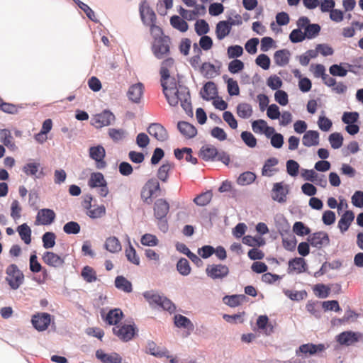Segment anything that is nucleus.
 I'll list each match as a JSON object with an SVG mask.
<instances>
[{
  "instance_id": "obj_1",
  "label": "nucleus",
  "mask_w": 363,
  "mask_h": 363,
  "mask_svg": "<svg viewBox=\"0 0 363 363\" xmlns=\"http://www.w3.org/2000/svg\"><path fill=\"white\" fill-rule=\"evenodd\" d=\"M161 85L163 88V93L170 106H175L180 102L186 112H191V96L186 86L177 85L174 78L170 81L161 83Z\"/></svg>"
},
{
  "instance_id": "obj_2",
  "label": "nucleus",
  "mask_w": 363,
  "mask_h": 363,
  "mask_svg": "<svg viewBox=\"0 0 363 363\" xmlns=\"http://www.w3.org/2000/svg\"><path fill=\"white\" fill-rule=\"evenodd\" d=\"M143 296L153 308H161L170 313L175 310L173 303L167 297L160 296L157 292L147 291L143 293Z\"/></svg>"
},
{
  "instance_id": "obj_3",
  "label": "nucleus",
  "mask_w": 363,
  "mask_h": 363,
  "mask_svg": "<svg viewBox=\"0 0 363 363\" xmlns=\"http://www.w3.org/2000/svg\"><path fill=\"white\" fill-rule=\"evenodd\" d=\"M5 273V280L11 289L16 290L23 284L24 275L16 264L9 265Z\"/></svg>"
},
{
  "instance_id": "obj_4",
  "label": "nucleus",
  "mask_w": 363,
  "mask_h": 363,
  "mask_svg": "<svg viewBox=\"0 0 363 363\" xmlns=\"http://www.w3.org/2000/svg\"><path fill=\"white\" fill-rule=\"evenodd\" d=\"M171 40L169 37H162L153 40L152 51L157 59H163L170 54Z\"/></svg>"
},
{
  "instance_id": "obj_5",
  "label": "nucleus",
  "mask_w": 363,
  "mask_h": 363,
  "mask_svg": "<svg viewBox=\"0 0 363 363\" xmlns=\"http://www.w3.org/2000/svg\"><path fill=\"white\" fill-rule=\"evenodd\" d=\"M113 333L121 340L128 342L133 338L136 333V330L133 325L123 324L113 327Z\"/></svg>"
},
{
  "instance_id": "obj_6",
  "label": "nucleus",
  "mask_w": 363,
  "mask_h": 363,
  "mask_svg": "<svg viewBox=\"0 0 363 363\" xmlns=\"http://www.w3.org/2000/svg\"><path fill=\"white\" fill-rule=\"evenodd\" d=\"M206 273L212 279H223L228 275L229 268L222 264H208Z\"/></svg>"
},
{
  "instance_id": "obj_7",
  "label": "nucleus",
  "mask_w": 363,
  "mask_h": 363,
  "mask_svg": "<svg viewBox=\"0 0 363 363\" xmlns=\"http://www.w3.org/2000/svg\"><path fill=\"white\" fill-rule=\"evenodd\" d=\"M160 190V184L157 180L150 179L143 186L141 191V198L147 203L152 202L151 198Z\"/></svg>"
},
{
  "instance_id": "obj_8",
  "label": "nucleus",
  "mask_w": 363,
  "mask_h": 363,
  "mask_svg": "<svg viewBox=\"0 0 363 363\" xmlns=\"http://www.w3.org/2000/svg\"><path fill=\"white\" fill-rule=\"evenodd\" d=\"M308 241L311 246L318 249H321L330 244L328 234L324 231H319L310 235Z\"/></svg>"
},
{
  "instance_id": "obj_9",
  "label": "nucleus",
  "mask_w": 363,
  "mask_h": 363,
  "mask_svg": "<svg viewBox=\"0 0 363 363\" xmlns=\"http://www.w3.org/2000/svg\"><path fill=\"white\" fill-rule=\"evenodd\" d=\"M31 322L37 330L44 331L50 324L51 315L47 313H39L32 316Z\"/></svg>"
},
{
  "instance_id": "obj_10",
  "label": "nucleus",
  "mask_w": 363,
  "mask_h": 363,
  "mask_svg": "<svg viewBox=\"0 0 363 363\" xmlns=\"http://www.w3.org/2000/svg\"><path fill=\"white\" fill-rule=\"evenodd\" d=\"M199 156L202 159H229L228 157L223 152L219 153L217 148L210 144L205 145L201 147Z\"/></svg>"
},
{
  "instance_id": "obj_11",
  "label": "nucleus",
  "mask_w": 363,
  "mask_h": 363,
  "mask_svg": "<svg viewBox=\"0 0 363 363\" xmlns=\"http://www.w3.org/2000/svg\"><path fill=\"white\" fill-rule=\"evenodd\" d=\"M115 119V116L109 111H104L96 114L92 118V124L97 128L109 125Z\"/></svg>"
},
{
  "instance_id": "obj_12",
  "label": "nucleus",
  "mask_w": 363,
  "mask_h": 363,
  "mask_svg": "<svg viewBox=\"0 0 363 363\" xmlns=\"http://www.w3.org/2000/svg\"><path fill=\"white\" fill-rule=\"evenodd\" d=\"M56 217L53 210L49 208L40 209L36 216L35 225H48L55 220Z\"/></svg>"
},
{
  "instance_id": "obj_13",
  "label": "nucleus",
  "mask_w": 363,
  "mask_h": 363,
  "mask_svg": "<svg viewBox=\"0 0 363 363\" xmlns=\"http://www.w3.org/2000/svg\"><path fill=\"white\" fill-rule=\"evenodd\" d=\"M289 194L287 186H284L283 182L274 183L272 191V198L274 201L283 203L286 201V196Z\"/></svg>"
},
{
  "instance_id": "obj_14",
  "label": "nucleus",
  "mask_w": 363,
  "mask_h": 363,
  "mask_svg": "<svg viewBox=\"0 0 363 363\" xmlns=\"http://www.w3.org/2000/svg\"><path fill=\"white\" fill-rule=\"evenodd\" d=\"M139 10L142 21L145 26H152L156 23V14L148 5L142 4Z\"/></svg>"
},
{
  "instance_id": "obj_15",
  "label": "nucleus",
  "mask_w": 363,
  "mask_h": 363,
  "mask_svg": "<svg viewBox=\"0 0 363 363\" xmlns=\"http://www.w3.org/2000/svg\"><path fill=\"white\" fill-rule=\"evenodd\" d=\"M308 266L305 259L302 257L291 259L288 262V274H301L307 270Z\"/></svg>"
},
{
  "instance_id": "obj_16",
  "label": "nucleus",
  "mask_w": 363,
  "mask_h": 363,
  "mask_svg": "<svg viewBox=\"0 0 363 363\" xmlns=\"http://www.w3.org/2000/svg\"><path fill=\"white\" fill-rule=\"evenodd\" d=\"M147 133L159 141H165L168 138V133L160 123H154L147 128Z\"/></svg>"
},
{
  "instance_id": "obj_17",
  "label": "nucleus",
  "mask_w": 363,
  "mask_h": 363,
  "mask_svg": "<svg viewBox=\"0 0 363 363\" xmlns=\"http://www.w3.org/2000/svg\"><path fill=\"white\" fill-rule=\"evenodd\" d=\"M361 336L362 335L359 333L345 331L339 334L336 340L342 345L350 346L358 342Z\"/></svg>"
},
{
  "instance_id": "obj_18",
  "label": "nucleus",
  "mask_w": 363,
  "mask_h": 363,
  "mask_svg": "<svg viewBox=\"0 0 363 363\" xmlns=\"http://www.w3.org/2000/svg\"><path fill=\"white\" fill-rule=\"evenodd\" d=\"M144 85L138 82L131 85L127 92V96L133 103H139L143 95Z\"/></svg>"
},
{
  "instance_id": "obj_19",
  "label": "nucleus",
  "mask_w": 363,
  "mask_h": 363,
  "mask_svg": "<svg viewBox=\"0 0 363 363\" xmlns=\"http://www.w3.org/2000/svg\"><path fill=\"white\" fill-rule=\"evenodd\" d=\"M235 24L234 21L230 22L228 21H219L216 28V34L218 40H222L229 35L231 31L232 26Z\"/></svg>"
},
{
  "instance_id": "obj_20",
  "label": "nucleus",
  "mask_w": 363,
  "mask_h": 363,
  "mask_svg": "<svg viewBox=\"0 0 363 363\" xmlns=\"http://www.w3.org/2000/svg\"><path fill=\"white\" fill-rule=\"evenodd\" d=\"M42 259L46 264L55 268L62 267L65 263L63 257L49 251L43 254Z\"/></svg>"
},
{
  "instance_id": "obj_21",
  "label": "nucleus",
  "mask_w": 363,
  "mask_h": 363,
  "mask_svg": "<svg viewBox=\"0 0 363 363\" xmlns=\"http://www.w3.org/2000/svg\"><path fill=\"white\" fill-rule=\"evenodd\" d=\"M96 357L102 363H121L122 357L116 352L110 354L105 353L104 350L99 349L96 352Z\"/></svg>"
},
{
  "instance_id": "obj_22",
  "label": "nucleus",
  "mask_w": 363,
  "mask_h": 363,
  "mask_svg": "<svg viewBox=\"0 0 363 363\" xmlns=\"http://www.w3.org/2000/svg\"><path fill=\"white\" fill-rule=\"evenodd\" d=\"M169 206L167 201L164 199H158L155 203L154 212L157 219L162 220L166 217L169 212Z\"/></svg>"
},
{
  "instance_id": "obj_23",
  "label": "nucleus",
  "mask_w": 363,
  "mask_h": 363,
  "mask_svg": "<svg viewBox=\"0 0 363 363\" xmlns=\"http://www.w3.org/2000/svg\"><path fill=\"white\" fill-rule=\"evenodd\" d=\"M200 72L204 77L212 79L220 74V67H216L211 62H203L200 67Z\"/></svg>"
},
{
  "instance_id": "obj_24",
  "label": "nucleus",
  "mask_w": 363,
  "mask_h": 363,
  "mask_svg": "<svg viewBox=\"0 0 363 363\" xmlns=\"http://www.w3.org/2000/svg\"><path fill=\"white\" fill-rule=\"evenodd\" d=\"M174 60L172 57H167L161 64L160 74L161 75V83L170 81V74L169 68L174 66Z\"/></svg>"
},
{
  "instance_id": "obj_25",
  "label": "nucleus",
  "mask_w": 363,
  "mask_h": 363,
  "mask_svg": "<svg viewBox=\"0 0 363 363\" xmlns=\"http://www.w3.org/2000/svg\"><path fill=\"white\" fill-rule=\"evenodd\" d=\"M201 97L206 101H210L217 95V88L213 82H206L200 92Z\"/></svg>"
},
{
  "instance_id": "obj_26",
  "label": "nucleus",
  "mask_w": 363,
  "mask_h": 363,
  "mask_svg": "<svg viewBox=\"0 0 363 363\" xmlns=\"http://www.w3.org/2000/svg\"><path fill=\"white\" fill-rule=\"evenodd\" d=\"M354 218V213L351 211H345L338 221V228L343 233L346 232Z\"/></svg>"
},
{
  "instance_id": "obj_27",
  "label": "nucleus",
  "mask_w": 363,
  "mask_h": 363,
  "mask_svg": "<svg viewBox=\"0 0 363 363\" xmlns=\"http://www.w3.org/2000/svg\"><path fill=\"white\" fill-rule=\"evenodd\" d=\"M302 143L307 147H311L318 145L319 133L316 130H308L305 133L302 138Z\"/></svg>"
},
{
  "instance_id": "obj_28",
  "label": "nucleus",
  "mask_w": 363,
  "mask_h": 363,
  "mask_svg": "<svg viewBox=\"0 0 363 363\" xmlns=\"http://www.w3.org/2000/svg\"><path fill=\"white\" fill-rule=\"evenodd\" d=\"M177 128L179 132L186 138H194L197 133L196 128L193 125L185 121L179 122Z\"/></svg>"
},
{
  "instance_id": "obj_29",
  "label": "nucleus",
  "mask_w": 363,
  "mask_h": 363,
  "mask_svg": "<svg viewBox=\"0 0 363 363\" xmlns=\"http://www.w3.org/2000/svg\"><path fill=\"white\" fill-rule=\"evenodd\" d=\"M290 55L291 53L288 50H279L275 52L274 55V60L277 65L284 67L289 63Z\"/></svg>"
},
{
  "instance_id": "obj_30",
  "label": "nucleus",
  "mask_w": 363,
  "mask_h": 363,
  "mask_svg": "<svg viewBox=\"0 0 363 363\" xmlns=\"http://www.w3.org/2000/svg\"><path fill=\"white\" fill-rule=\"evenodd\" d=\"M325 347L323 344L314 345L312 343L303 344L299 347L298 350L303 354H314L325 350Z\"/></svg>"
},
{
  "instance_id": "obj_31",
  "label": "nucleus",
  "mask_w": 363,
  "mask_h": 363,
  "mask_svg": "<svg viewBox=\"0 0 363 363\" xmlns=\"http://www.w3.org/2000/svg\"><path fill=\"white\" fill-rule=\"evenodd\" d=\"M104 247L106 250L111 253L118 252L122 248L121 242L115 236L108 238L105 241Z\"/></svg>"
},
{
  "instance_id": "obj_32",
  "label": "nucleus",
  "mask_w": 363,
  "mask_h": 363,
  "mask_svg": "<svg viewBox=\"0 0 363 363\" xmlns=\"http://www.w3.org/2000/svg\"><path fill=\"white\" fill-rule=\"evenodd\" d=\"M123 316V312L118 309L115 308L111 310L106 315V322L108 325H117V324L121 320Z\"/></svg>"
},
{
  "instance_id": "obj_33",
  "label": "nucleus",
  "mask_w": 363,
  "mask_h": 363,
  "mask_svg": "<svg viewBox=\"0 0 363 363\" xmlns=\"http://www.w3.org/2000/svg\"><path fill=\"white\" fill-rule=\"evenodd\" d=\"M115 286L125 293H130L133 291L131 282L123 276L116 277Z\"/></svg>"
},
{
  "instance_id": "obj_34",
  "label": "nucleus",
  "mask_w": 363,
  "mask_h": 363,
  "mask_svg": "<svg viewBox=\"0 0 363 363\" xmlns=\"http://www.w3.org/2000/svg\"><path fill=\"white\" fill-rule=\"evenodd\" d=\"M17 231L21 239L24 242V243L30 245L31 242L30 228L26 223H23L17 228Z\"/></svg>"
},
{
  "instance_id": "obj_35",
  "label": "nucleus",
  "mask_w": 363,
  "mask_h": 363,
  "mask_svg": "<svg viewBox=\"0 0 363 363\" xmlns=\"http://www.w3.org/2000/svg\"><path fill=\"white\" fill-rule=\"evenodd\" d=\"M278 160H267L262 171L263 176L272 177L279 171L277 167Z\"/></svg>"
},
{
  "instance_id": "obj_36",
  "label": "nucleus",
  "mask_w": 363,
  "mask_h": 363,
  "mask_svg": "<svg viewBox=\"0 0 363 363\" xmlns=\"http://www.w3.org/2000/svg\"><path fill=\"white\" fill-rule=\"evenodd\" d=\"M170 23L174 28L177 29L181 32H186L189 28L188 23L178 16H172L170 18Z\"/></svg>"
},
{
  "instance_id": "obj_37",
  "label": "nucleus",
  "mask_w": 363,
  "mask_h": 363,
  "mask_svg": "<svg viewBox=\"0 0 363 363\" xmlns=\"http://www.w3.org/2000/svg\"><path fill=\"white\" fill-rule=\"evenodd\" d=\"M237 114L242 118H248L252 114V106L247 103L239 104L237 106Z\"/></svg>"
},
{
  "instance_id": "obj_38",
  "label": "nucleus",
  "mask_w": 363,
  "mask_h": 363,
  "mask_svg": "<svg viewBox=\"0 0 363 363\" xmlns=\"http://www.w3.org/2000/svg\"><path fill=\"white\" fill-rule=\"evenodd\" d=\"M106 182L104 177V175L100 172L92 173L89 180V186L91 188L99 187Z\"/></svg>"
},
{
  "instance_id": "obj_39",
  "label": "nucleus",
  "mask_w": 363,
  "mask_h": 363,
  "mask_svg": "<svg viewBox=\"0 0 363 363\" xmlns=\"http://www.w3.org/2000/svg\"><path fill=\"white\" fill-rule=\"evenodd\" d=\"M174 323L179 328H184L191 330L194 329V325L191 320L182 315L179 314L174 316Z\"/></svg>"
},
{
  "instance_id": "obj_40",
  "label": "nucleus",
  "mask_w": 363,
  "mask_h": 363,
  "mask_svg": "<svg viewBox=\"0 0 363 363\" xmlns=\"http://www.w3.org/2000/svg\"><path fill=\"white\" fill-rule=\"evenodd\" d=\"M106 208L104 205L92 206V208L86 211V215L91 218H99L104 216Z\"/></svg>"
},
{
  "instance_id": "obj_41",
  "label": "nucleus",
  "mask_w": 363,
  "mask_h": 363,
  "mask_svg": "<svg viewBox=\"0 0 363 363\" xmlns=\"http://www.w3.org/2000/svg\"><path fill=\"white\" fill-rule=\"evenodd\" d=\"M129 246L125 249V254L127 257V259L131 263L139 265L140 264V258L137 255V252L135 248L131 245L130 240H128Z\"/></svg>"
},
{
  "instance_id": "obj_42",
  "label": "nucleus",
  "mask_w": 363,
  "mask_h": 363,
  "mask_svg": "<svg viewBox=\"0 0 363 363\" xmlns=\"http://www.w3.org/2000/svg\"><path fill=\"white\" fill-rule=\"evenodd\" d=\"M212 192L211 191H208L195 197L194 201L198 206H204L210 203L212 199Z\"/></svg>"
},
{
  "instance_id": "obj_43",
  "label": "nucleus",
  "mask_w": 363,
  "mask_h": 363,
  "mask_svg": "<svg viewBox=\"0 0 363 363\" xmlns=\"http://www.w3.org/2000/svg\"><path fill=\"white\" fill-rule=\"evenodd\" d=\"M245 298L244 295L225 296L223 301L225 304L230 307H236L241 304L242 301Z\"/></svg>"
},
{
  "instance_id": "obj_44",
  "label": "nucleus",
  "mask_w": 363,
  "mask_h": 363,
  "mask_svg": "<svg viewBox=\"0 0 363 363\" xmlns=\"http://www.w3.org/2000/svg\"><path fill=\"white\" fill-rule=\"evenodd\" d=\"M81 274L83 279L89 283L94 282L97 279L96 272L89 266H85Z\"/></svg>"
},
{
  "instance_id": "obj_45",
  "label": "nucleus",
  "mask_w": 363,
  "mask_h": 363,
  "mask_svg": "<svg viewBox=\"0 0 363 363\" xmlns=\"http://www.w3.org/2000/svg\"><path fill=\"white\" fill-rule=\"evenodd\" d=\"M193 47H194V51H196V55H195L191 57V59L189 60V63L193 68H194V69L199 68L200 69V67L201 66V55L202 52H201V48H199L198 47V45L196 43H194Z\"/></svg>"
},
{
  "instance_id": "obj_46",
  "label": "nucleus",
  "mask_w": 363,
  "mask_h": 363,
  "mask_svg": "<svg viewBox=\"0 0 363 363\" xmlns=\"http://www.w3.org/2000/svg\"><path fill=\"white\" fill-rule=\"evenodd\" d=\"M313 291L316 296L320 298H325L329 296L330 289L323 284H318L315 285Z\"/></svg>"
},
{
  "instance_id": "obj_47",
  "label": "nucleus",
  "mask_w": 363,
  "mask_h": 363,
  "mask_svg": "<svg viewBox=\"0 0 363 363\" xmlns=\"http://www.w3.org/2000/svg\"><path fill=\"white\" fill-rule=\"evenodd\" d=\"M329 143L334 149L340 148L343 143V137L340 133H333L329 135Z\"/></svg>"
},
{
  "instance_id": "obj_48",
  "label": "nucleus",
  "mask_w": 363,
  "mask_h": 363,
  "mask_svg": "<svg viewBox=\"0 0 363 363\" xmlns=\"http://www.w3.org/2000/svg\"><path fill=\"white\" fill-rule=\"evenodd\" d=\"M56 235L52 232H46L42 237L43 247L45 249L52 248L55 245Z\"/></svg>"
},
{
  "instance_id": "obj_49",
  "label": "nucleus",
  "mask_w": 363,
  "mask_h": 363,
  "mask_svg": "<svg viewBox=\"0 0 363 363\" xmlns=\"http://www.w3.org/2000/svg\"><path fill=\"white\" fill-rule=\"evenodd\" d=\"M177 269L178 272L183 276L189 275L191 272V267L189 261L185 258H181L177 264Z\"/></svg>"
},
{
  "instance_id": "obj_50",
  "label": "nucleus",
  "mask_w": 363,
  "mask_h": 363,
  "mask_svg": "<svg viewBox=\"0 0 363 363\" xmlns=\"http://www.w3.org/2000/svg\"><path fill=\"white\" fill-rule=\"evenodd\" d=\"M242 242L245 245H247L251 246V247H256V246L259 247V246L264 245L265 243L264 240L262 238H260V237L254 238L250 235L244 236L242 238Z\"/></svg>"
},
{
  "instance_id": "obj_51",
  "label": "nucleus",
  "mask_w": 363,
  "mask_h": 363,
  "mask_svg": "<svg viewBox=\"0 0 363 363\" xmlns=\"http://www.w3.org/2000/svg\"><path fill=\"white\" fill-rule=\"evenodd\" d=\"M256 179V176L251 172H245L240 175L238 179V183L240 185H247L252 183Z\"/></svg>"
},
{
  "instance_id": "obj_52",
  "label": "nucleus",
  "mask_w": 363,
  "mask_h": 363,
  "mask_svg": "<svg viewBox=\"0 0 363 363\" xmlns=\"http://www.w3.org/2000/svg\"><path fill=\"white\" fill-rule=\"evenodd\" d=\"M320 26L317 23L310 24L306 28L304 33L306 38L312 39L318 35L320 31Z\"/></svg>"
},
{
  "instance_id": "obj_53",
  "label": "nucleus",
  "mask_w": 363,
  "mask_h": 363,
  "mask_svg": "<svg viewBox=\"0 0 363 363\" xmlns=\"http://www.w3.org/2000/svg\"><path fill=\"white\" fill-rule=\"evenodd\" d=\"M192 149L190 147L177 148L174 151L177 159H194L192 155Z\"/></svg>"
},
{
  "instance_id": "obj_54",
  "label": "nucleus",
  "mask_w": 363,
  "mask_h": 363,
  "mask_svg": "<svg viewBox=\"0 0 363 363\" xmlns=\"http://www.w3.org/2000/svg\"><path fill=\"white\" fill-rule=\"evenodd\" d=\"M140 242L143 245L154 247L158 245L159 240L155 235L146 233L142 236Z\"/></svg>"
},
{
  "instance_id": "obj_55",
  "label": "nucleus",
  "mask_w": 363,
  "mask_h": 363,
  "mask_svg": "<svg viewBox=\"0 0 363 363\" xmlns=\"http://www.w3.org/2000/svg\"><path fill=\"white\" fill-rule=\"evenodd\" d=\"M284 294L292 301H301L305 298L307 293L305 291H293L291 290H284Z\"/></svg>"
},
{
  "instance_id": "obj_56",
  "label": "nucleus",
  "mask_w": 363,
  "mask_h": 363,
  "mask_svg": "<svg viewBox=\"0 0 363 363\" xmlns=\"http://www.w3.org/2000/svg\"><path fill=\"white\" fill-rule=\"evenodd\" d=\"M241 138L250 147H255L257 145V140L253 134L248 131H243L241 133Z\"/></svg>"
},
{
  "instance_id": "obj_57",
  "label": "nucleus",
  "mask_w": 363,
  "mask_h": 363,
  "mask_svg": "<svg viewBox=\"0 0 363 363\" xmlns=\"http://www.w3.org/2000/svg\"><path fill=\"white\" fill-rule=\"evenodd\" d=\"M89 156L91 159H104L105 157V150L101 145L91 147L89 149Z\"/></svg>"
},
{
  "instance_id": "obj_58",
  "label": "nucleus",
  "mask_w": 363,
  "mask_h": 363,
  "mask_svg": "<svg viewBox=\"0 0 363 363\" xmlns=\"http://www.w3.org/2000/svg\"><path fill=\"white\" fill-rule=\"evenodd\" d=\"M293 231L300 236L306 235L310 233V229L300 221H297L294 224Z\"/></svg>"
},
{
  "instance_id": "obj_59",
  "label": "nucleus",
  "mask_w": 363,
  "mask_h": 363,
  "mask_svg": "<svg viewBox=\"0 0 363 363\" xmlns=\"http://www.w3.org/2000/svg\"><path fill=\"white\" fill-rule=\"evenodd\" d=\"M195 30L199 35L206 34L209 31V26L205 20H199L195 23Z\"/></svg>"
},
{
  "instance_id": "obj_60",
  "label": "nucleus",
  "mask_w": 363,
  "mask_h": 363,
  "mask_svg": "<svg viewBox=\"0 0 363 363\" xmlns=\"http://www.w3.org/2000/svg\"><path fill=\"white\" fill-rule=\"evenodd\" d=\"M244 69V63L238 59H234L228 64V70L232 74H237Z\"/></svg>"
},
{
  "instance_id": "obj_61",
  "label": "nucleus",
  "mask_w": 363,
  "mask_h": 363,
  "mask_svg": "<svg viewBox=\"0 0 363 363\" xmlns=\"http://www.w3.org/2000/svg\"><path fill=\"white\" fill-rule=\"evenodd\" d=\"M63 230L67 234H77L80 231V225L75 221H69L64 225Z\"/></svg>"
},
{
  "instance_id": "obj_62",
  "label": "nucleus",
  "mask_w": 363,
  "mask_h": 363,
  "mask_svg": "<svg viewBox=\"0 0 363 363\" xmlns=\"http://www.w3.org/2000/svg\"><path fill=\"white\" fill-rule=\"evenodd\" d=\"M228 92L230 96H237L240 94V88L236 80L229 78L227 81Z\"/></svg>"
},
{
  "instance_id": "obj_63",
  "label": "nucleus",
  "mask_w": 363,
  "mask_h": 363,
  "mask_svg": "<svg viewBox=\"0 0 363 363\" xmlns=\"http://www.w3.org/2000/svg\"><path fill=\"white\" fill-rule=\"evenodd\" d=\"M243 53V49L240 45H231L228 48L227 54L230 59L240 57Z\"/></svg>"
},
{
  "instance_id": "obj_64",
  "label": "nucleus",
  "mask_w": 363,
  "mask_h": 363,
  "mask_svg": "<svg viewBox=\"0 0 363 363\" xmlns=\"http://www.w3.org/2000/svg\"><path fill=\"white\" fill-rule=\"evenodd\" d=\"M305 38V33L298 28L293 30L289 35V39L294 43L302 42Z\"/></svg>"
}]
</instances>
